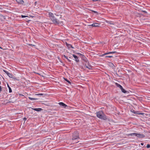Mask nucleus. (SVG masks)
I'll return each mask as SVG.
<instances>
[{
	"instance_id": "f257e3e1",
	"label": "nucleus",
	"mask_w": 150,
	"mask_h": 150,
	"mask_svg": "<svg viewBox=\"0 0 150 150\" xmlns=\"http://www.w3.org/2000/svg\"><path fill=\"white\" fill-rule=\"evenodd\" d=\"M96 115L98 118L104 120H106L107 119L106 116L102 111L97 112Z\"/></svg>"
},
{
	"instance_id": "f03ea898",
	"label": "nucleus",
	"mask_w": 150,
	"mask_h": 150,
	"mask_svg": "<svg viewBox=\"0 0 150 150\" xmlns=\"http://www.w3.org/2000/svg\"><path fill=\"white\" fill-rule=\"evenodd\" d=\"M78 139H79V133L77 132H74L73 134L72 140L74 141Z\"/></svg>"
},
{
	"instance_id": "7ed1b4c3",
	"label": "nucleus",
	"mask_w": 150,
	"mask_h": 150,
	"mask_svg": "<svg viewBox=\"0 0 150 150\" xmlns=\"http://www.w3.org/2000/svg\"><path fill=\"white\" fill-rule=\"evenodd\" d=\"M85 61V64L86 67L89 69H91L92 68L93 66H91L88 60L87 59H86L84 60Z\"/></svg>"
},
{
	"instance_id": "20e7f679",
	"label": "nucleus",
	"mask_w": 150,
	"mask_h": 150,
	"mask_svg": "<svg viewBox=\"0 0 150 150\" xmlns=\"http://www.w3.org/2000/svg\"><path fill=\"white\" fill-rule=\"evenodd\" d=\"M50 19L52 21L54 24H59V23L58 20L55 17L51 18Z\"/></svg>"
},
{
	"instance_id": "39448f33",
	"label": "nucleus",
	"mask_w": 150,
	"mask_h": 150,
	"mask_svg": "<svg viewBox=\"0 0 150 150\" xmlns=\"http://www.w3.org/2000/svg\"><path fill=\"white\" fill-rule=\"evenodd\" d=\"M3 71L9 77L11 78H12V76H13V75L12 73H10L8 72V71H7L5 70H3Z\"/></svg>"
},
{
	"instance_id": "423d86ee",
	"label": "nucleus",
	"mask_w": 150,
	"mask_h": 150,
	"mask_svg": "<svg viewBox=\"0 0 150 150\" xmlns=\"http://www.w3.org/2000/svg\"><path fill=\"white\" fill-rule=\"evenodd\" d=\"M136 137L138 138H142L145 137V135L143 134H136Z\"/></svg>"
},
{
	"instance_id": "0eeeda50",
	"label": "nucleus",
	"mask_w": 150,
	"mask_h": 150,
	"mask_svg": "<svg viewBox=\"0 0 150 150\" xmlns=\"http://www.w3.org/2000/svg\"><path fill=\"white\" fill-rule=\"evenodd\" d=\"M72 56L74 58L75 60L77 63H78L79 62V58L77 56L74 54L72 55Z\"/></svg>"
},
{
	"instance_id": "6e6552de",
	"label": "nucleus",
	"mask_w": 150,
	"mask_h": 150,
	"mask_svg": "<svg viewBox=\"0 0 150 150\" xmlns=\"http://www.w3.org/2000/svg\"><path fill=\"white\" fill-rule=\"evenodd\" d=\"M59 104L61 106H63V108H66V107L67 106V105L64 103L63 102H59Z\"/></svg>"
},
{
	"instance_id": "1a4fd4ad",
	"label": "nucleus",
	"mask_w": 150,
	"mask_h": 150,
	"mask_svg": "<svg viewBox=\"0 0 150 150\" xmlns=\"http://www.w3.org/2000/svg\"><path fill=\"white\" fill-rule=\"evenodd\" d=\"M99 24L97 23H93V24L89 25V26H92V27H97L99 26Z\"/></svg>"
},
{
	"instance_id": "9d476101",
	"label": "nucleus",
	"mask_w": 150,
	"mask_h": 150,
	"mask_svg": "<svg viewBox=\"0 0 150 150\" xmlns=\"http://www.w3.org/2000/svg\"><path fill=\"white\" fill-rule=\"evenodd\" d=\"M16 1L18 3L21 4H23L24 2L23 0H16Z\"/></svg>"
},
{
	"instance_id": "9b49d317",
	"label": "nucleus",
	"mask_w": 150,
	"mask_h": 150,
	"mask_svg": "<svg viewBox=\"0 0 150 150\" xmlns=\"http://www.w3.org/2000/svg\"><path fill=\"white\" fill-rule=\"evenodd\" d=\"M105 22L108 23V24H110V25H114L115 24V23L113 21H106Z\"/></svg>"
},
{
	"instance_id": "f8f14e48",
	"label": "nucleus",
	"mask_w": 150,
	"mask_h": 150,
	"mask_svg": "<svg viewBox=\"0 0 150 150\" xmlns=\"http://www.w3.org/2000/svg\"><path fill=\"white\" fill-rule=\"evenodd\" d=\"M48 15L49 17L50 18V19L51 18H53L54 17L53 14L51 12H50L49 13Z\"/></svg>"
},
{
	"instance_id": "ddd939ff",
	"label": "nucleus",
	"mask_w": 150,
	"mask_h": 150,
	"mask_svg": "<svg viewBox=\"0 0 150 150\" xmlns=\"http://www.w3.org/2000/svg\"><path fill=\"white\" fill-rule=\"evenodd\" d=\"M66 46L69 48H70V47L72 49H74V48L72 46V45L70 44H69L67 43V42H66Z\"/></svg>"
},
{
	"instance_id": "4468645a",
	"label": "nucleus",
	"mask_w": 150,
	"mask_h": 150,
	"mask_svg": "<svg viewBox=\"0 0 150 150\" xmlns=\"http://www.w3.org/2000/svg\"><path fill=\"white\" fill-rule=\"evenodd\" d=\"M115 85L117 87L119 88L120 89L122 88V87L120 85L117 83H115Z\"/></svg>"
},
{
	"instance_id": "2eb2a0df",
	"label": "nucleus",
	"mask_w": 150,
	"mask_h": 150,
	"mask_svg": "<svg viewBox=\"0 0 150 150\" xmlns=\"http://www.w3.org/2000/svg\"><path fill=\"white\" fill-rule=\"evenodd\" d=\"M32 109L37 111H40L42 110V109L40 108H32Z\"/></svg>"
},
{
	"instance_id": "dca6fc26",
	"label": "nucleus",
	"mask_w": 150,
	"mask_h": 150,
	"mask_svg": "<svg viewBox=\"0 0 150 150\" xmlns=\"http://www.w3.org/2000/svg\"><path fill=\"white\" fill-rule=\"evenodd\" d=\"M78 55H79V56H80V57L81 58H84V57H85V56H84V55L81 54V53H76Z\"/></svg>"
},
{
	"instance_id": "f3484780",
	"label": "nucleus",
	"mask_w": 150,
	"mask_h": 150,
	"mask_svg": "<svg viewBox=\"0 0 150 150\" xmlns=\"http://www.w3.org/2000/svg\"><path fill=\"white\" fill-rule=\"evenodd\" d=\"M7 86L8 87V89H9V93H11L12 92V90L11 89V88L9 86V85L7 84Z\"/></svg>"
},
{
	"instance_id": "a211bd4d",
	"label": "nucleus",
	"mask_w": 150,
	"mask_h": 150,
	"mask_svg": "<svg viewBox=\"0 0 150 150\" xmlns=\"http://www.w3.org/2000/svg\"><path fill=\"white\" fill-rule=\"evenodd\" d=\"M121 90V91L122 92L124 93H127V91L125 90L123 88V87L120 89Z\"/></svg>"
},
{
	"instance_id": "6ab92c4d",
	"label": "nucleus",
	"mask_w": 150,
	"mask_h": 150,
	"mask_svg": "<svg viewBox=\"0 0 150 150\" xmlns=\"http://www.w3.org/2000/svg\"><path fill=\"white\" fill-rule=\"evenodd\" d=\"M136 134H137V133H132V134H129L128 135L129 136H132L133 135H135L136 136Z\"/></svg>"
},
{
	"instance_id": "aec40b11",
	"label": "nucleus",
	"mask_w": 150,
	"mask_h": 150,
	"mask_svg": "<svg viewBox=\"0 0 150 150\" xmlns=\"http://www.w3.org/2000/svg\"><path fill=\"white\" fill-rule=\"evenodd\" d=\"M64 80L66 81L68 83H69L70 85H71V82L69 81L66 78H64Z\"/></svg>"
},
{
	"instance_id": "412c9836",
	"label": "nucleus",
	"mask_w": 150,
	"mask_h": 150,
	"mask_svg": "<svg viewBox=\"0 0 150 150\" xmlns=\"http://www.w3.org/2000/svg\"><path fill=\"white\" fill-rule=\"evenodd\" d=\"M110 53H111L110 52H107V53H105L104 54H102V56H104L105 55H106L108 54H110Z\"/></svg>"
},
{
	"instance_id": "4be33fe9",
	"label": "nucleus",
	"mask_w": 150,
	"mask_h": 150,
	"mask_svg": "<svg viewBox=\"0 0 150 150\" xmlns=\"http://www.w3.org/2000/svg\"><path fill=\"white\" fill-rule=\"evenodd\" d=\"M29 99H30L31 100H35L36 99L35 98H32L30 97H29Z\"/></svg>"
},
{
	"instance_id": "5701e85b",
	"label": "nucleus",
	"mask_w": 150,
	"mask_h": 150,
	"mask_svg": "<svg viewBox=\"0 0 150 150\" xmlns=\"http://www.w3.org/2000/svg\"><path fill=\"white\" fill-rule=\"evenodd\" d=\"M132 112L134 113V114H138V112L135 111L134 110H133V111H132Z\"/></svg>"
},
{
	"instance_id": "b1692460",
	"label": "nucleus",
	"mask_w": 150,
	"mask_h": 150,
	"mask_svg": "<svg viewBox=\"0 0 150 150\" xmlns=\"http://www.w3.org/2000/svg\"><path fill=\"white\" fill-rule=\"evenodd\" d=\"M28 17V16H24V15H21V17L22 18H25V17Z\"/></svg>"
},
{
	"instance_id": "393cba45",
	"label": "nucleus",
	"mask_w": 150,
	"mask_h": 150,
	"mask_svg": "<svg viewBox=\"0 0 150 150\" xmlns=\"http://www.w3.org/2000/svg\"><path fill=\"white\" fill-rule=\"evenodd\" d=\"M105 57L111 58L112 57V56H107Z\"/></svg>"
},
{
	"instance_id": "a878e982",
	"label": "nucleus",
	"mask_w": 150,
	"mask_h": 150,
	"mask_svg": "<svg viewBox=\"0 0 150 150\" xmlns=\"http://www.w3.org/2000/svg\"><path fill=\"white\" fill-rule=\"evenodd\" d=\"M146 147L147 148H150V145L149 144H148L147 145Z\"/></svg>"
},
{
	"instance_id": "bb28decb",
	"label": "nucleus",
	"mask_w": 150,
	"mask_h": 150,
	"mask_svg": "<svg viewBox=\"0 0 150 150\" xmlns=\"http://www.w3.org/2000/svg\"><path fill=\"white\" fill-rule=\"evenodd\" d=\"M91 11L93 12L94 13H98V12L96 11H93V10H91Z\"/></svg>"
},
{
	"instance_id": "cd10ccee",
	"label": "nucleus",
	"mask_w": 150,
	"mask_h": 150,
	"mask_svg": "<svg viewBox=\"0 0 150 150\" xmlns=\"http://www.w3.org/2000/svg\"><path fill=\"white\" fill-rule=\"evenodd\" d=\"M28 45L29 46H35V45H33V44H29Z\"/></svg>"
},
{
	"instance_id": "c85d7f7f",
	"label": "nucleus",
	"mask_w": 150,
	"mask_h": 150,
	"mask_svg": "<svg viewBox=\"0 0 150 150\" xmlns=\"http://www.w3.org/2000/svg\"><path fill=\"white\" fill-rule=\"evenodd\" d=\"M67 60L69 62H71V61L70 60H69L68 58V57H67V58H66Z\"/></svg>"
},
{
	"instance_id": "c756f323",
	"label": "nucleus",
	"mask_w": 150,
	"mask_h": 150,
	"mask_svg": "<svg viewBox=\"0 0 150 150\" xmlns=\"http://www.w3.org/2000/svg\"><path fill=\"white\" fill-rule=\"evenodd\" d=\"M67 60L69 62H71V61L70 60H69L68 58V57H67V58H66Z\"/></svg>"
},
{
	"instance_id": "7c9ffc66",
	"label": "nucleus",
	"mask_w": 150,
	"mask_h": 150,
	"mask_svg": "<svg viewBox=\"0 0 150 150\" xmlns=\"http://www.w3.org/2000/svg\"><path fill=\"white\" fill-rule=\"evenodd\" d=\"M67 60L69 62H71V61L70 60H69L68 58V57H67V58H66Z\"/></svg>"
},
{
	"instance_id": "2f4dec72",
	"label": "nucleus",
	"mask_w": 150,
	"mask_h": 150,
	"mask_svg": "<svg viewBox=\"0 0 150 150\" xmlns=\"http://www.w3.org/2000/svg\"><path fill=\"white\" fill-rule=\"evenodd\" d=\"M144 113L142 112H138V114L139 115H143Z\"/></svg>"
},
{
	"instance_id": "473e14b6",
	"label": "nucleus",
	"mask_w": 150,
	"mask_h": 150,
	"mask_svg": "<svg viewBox=\"0 0 150 150\" xmlns=\"http://www.w3.org/2000/svg\"><path fill=\"white\" fill-rule=\"evenodd\" d=\"M110 52L111 53L110 54H113V53H116V52Z\"/></svg>"
},
{
	"instance_id": "72a5a7b5",
	"label": "nucleus",
	"mask_w": 150,
	"mask_h": 150,
	"mask_svg": "<svg viewBox=\"0 0 150 150\" xmlns=\"http://www.w3.org/2000/svg\"><path fill=\"white\" fill-rule=\"evenodd\" d=\"M142 11L143 12H144V13H147V12L146 11H144V10H143V11Z\"/></svg>"
},
{
	"instance_id": "f704fd0d",
	"label": "nucleus",
	"mask_w": 150,
	"mask_h": 150,
	"mask_svg": "<svg viewBox=\"0 0 150 150\" xmlns=\"http://www.w3.org/2000/svg\"><path fill=\"white\" fill-rule=\"evenodd\" d=\"M79 142V141H77L76 142H74V141L73 142H74V143H77Z\"/></svg>"
},
{
	"instance_id": "c9c22d12",
	"label": "nucleus",
	"mask_w": 150,
	"mask_h": 150,
	"mask_svg": "<svg viewBox=\"0 0 150 150\" xmlns=\"http://www.w3.org/2000/svg\"><path fill=\"white\" fill-rule=\"evenodd\" d=\"M43 95V93H40V94H37V95H41V96H42Z\"/></svg>"
},
{
	"instance_id": "e433bc0d",
	"label": "nucleus",
	"mask_w": 150,
	"mask_h": 150,
	"mask_svg": "<svg viewBox=\"0 0 150 150\" xmlns=\"http://www.w3.org/2000/svg\"><path fill=\"white\" fill-rule=\"evenodd\" d=\"M12 78H13V79H14V80H17L16 78V77H12Z\"/></svg>"
},
{
	"instance_id": "4c0bfd02",
	"label": "nucleus",
	"mask_w": 150,
	"mask_h": 150,
	"mask_svg": "<svg viewBox=\"0 0 150 150\" xmlns=\"http://www.w3.org/2000/svg\"><path fill=\"white\" fill-rule=\"evenodd\" d=\"M23 120L25 121L27 120V118L26 117H24L23 118Z\"/></svg>"
},
{
	"instance_id": "58836bf2",
	"label": "nucleus",
	"mask_w": 150,
	"mask_h": 150,
	"mask_svg": "<svg viewBox=\"0 0 150 150\" xmlns=\"http://www.w3.org/2000/svg\"><path fill=\"white\" fill-rule=\"evenodd\" d=\"M63 57H64L65 58H67V57L66 56V55H63Z\"/></svg>"
},
{
	"instance_id": "ea45409f",
	"label": "nucleus",
	"mask_w": 150,
	"mask_h": 150,
	"mask_svg": "<svg viewBox=\"0 0 150 150\" xmlns=\"http://www.w3.org/2000/svg\"><path fill=\"white\" fill-rule=\"evenodd\" d=\"M141 144L142 145H144V144H143V143H141Z\"/></svg>"
},
{
	"instance_id": "a19ab883",
	"label": "nucleus",
	"mask_w": 150,
	"mask_h": 150,
	"mask_svg": "<svg viewBox=\"0 0 150 150\" xmlns=\"http://www.w3.org/2000/svg\"><path fill=\"white\" fill-rule=\"evenodd\" d=\"M0 48L2 49V48L0 46Z\"/></svg>"
},
{
	"instance_id": "79ce46f5",
	"label": "nucleus",
	"mask_w": 150,
	"mask_h": 150,
	"mask_svg": "<svg viewBox=\"0 0 150 150\" xmlns=\"http://www.w3.org/2000/svg\"><path fill=\"white\" fill-rule=\"evenodd\" d=\"M69 58H71V57H69Z\"/></svg>"
}]
</instances>
